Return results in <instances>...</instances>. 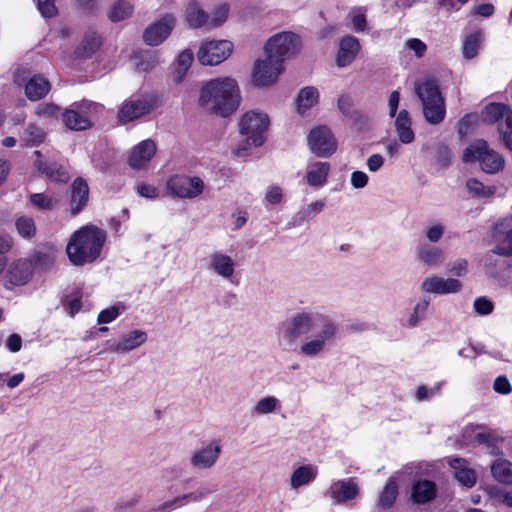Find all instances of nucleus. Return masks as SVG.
<instances>
[{
    "label": "nucleus",
    "instance_id": "nucleus-1",
    "mask_svg": "<svg viewBox=\"0 0 512 512\" xmlns=\"http://www.w3.org/2000/svg\"><path fill=\"white\" fill-rule=\"evenodd\" d=\"M337 333L338 326L329 315L317 311H301L279 325L277 337L281 345L292 347L300 337L306 336L299 347V353L314 358L328 350Z\"/></svg>",
    "mask_w": 512,
    "mask_h": 512
},
{
    "label": "nucleus",
    "instance_id": "nucleus-50",
    "mask_svg": "<svg viewBox=\"0 0 512 512\" xmlns=\"http://www.w3.org/2000/svg\"><path fill=\"white\" fill-rule=\"evenodd\" d=\"M480 41L481 35L479 33L471 34L465 39L462 51L466 59H472L477 55Z\"/></svg>",
    "mask_w": 512,
    "mask_h": 512
},
{
    "label": "nucleus",
    "instance_id": "nucleus-28",
    "mask_svg": "<svg viewBox=\"0 0 512 512\" xmlns=\"http://www.w3.org/2000/svg\"><path fill=\"white\" fill-rule=\"evenodd\" d=\"M454 470V477L459 483L467 488H471L476 483V473L468 467L467 461L462 458H453L449 461Z\"/></svg>",
    "mask_w": 512,
    "mask_h": 512
},
{
    "label": "nucleus",
    "instance_id": "nucleus-5",
    "mask_svg": "<svg viewBox=\"0 0 512 512\" xmlns=\"http://www.w3.org/2000/svg\"><path fill=\"white\" fill-rule=\"evenodd\" d=\"M414 92L422 103L425 120L433 125L441 123L446 109L437 81L433 78L420 79L415 83Z\"/></svg>",
    "mask_w": 512,
    "mask_h": 512
},
{
    "label": "nucleus",
    "instance_id": "nucleus-59",
    "mask_svg": "<svg viewBox=\"0 0 512 512\" xmlns=\"http://www.w3.org/2000/svg\"><path fill=\"white\" fill-rule=\"evenodd\" d=\"M353 107V101L350 96L348 95H341L338 99V108L341 111L342 114L354 117V112L352 111Z\"/></svg>",
    "mask_w": 512,
    "mask_h": 512
},
{
    "label": "nucleus",
    "instance_id": "nucleus-20",
    "mask_svg": "<svg viewBox=\"0 0 512 512\" xmlns=\"http://www.w3.org/2000/svg\"><path fill=\"white\" fill-rule=\"evenodd\" d=\"M155 152V143L150 139H146L131 149L128 163L133 169L144 168L150 162Z\"/></svg>",
    "mask_w": 512,
    "mask_h": 512
},
{
    "label": "nucleus",
    "instance_id": "nucleus-19",
    "mask_svg": "<svg viewBox=\"0 0 512 512\" xmlns=\"http://www.w3.org/2000/svg\"><path fill=\"white\" fill-rule=\"evenodd\" d=\"M147 341V333L143 330H133L123 335L118 340L107 343L108 350L114 353H126L132 351Z\"/></svg>",
    "mask_w": 512,
    "mask_h": 512
},
{
    "label": "nucleus",
    "instance_id": "nucleus-30",
    "mask_svg": "<svg viewBox=\"0 0 512 512\" xmlns=\"http://www.w3.org/2000/svg\"><path fill=\"white\" fill-rule=\"evenodd\" d=\"M412 121L407 110H401L395 120V130L401 143L410 144L414 141L415 135L412 130Z\"/></svg>",
    "mask_w": 512,
    "mask_h": 512
},
{
    "label": "nucleus",
    "instance_id": "nucleus-41",
    "mask_svg": "<svg viewBox=\"0 0 512 512\" xmlns=\"http://www.w3.org/2000/svg\"><path fill=\"white\" fill-rule=\"evenodd\" d=\"M430 306V298L422 297L413 307V310L407 320V326L410 328L416 327L421 321L426 318Z\"/></svg>",
    "mask_w": 512,
    "mask_h": 512
},
{
    "label": "nucleus",
    "instance_id": "nucleus-26",
    "mask_svg": "<svg viewBox=\"0 0 512 512\" xmlns=\"http://www.w3.org/2000/svg\"><path fill=\"white\" fill-rule=\"evenodd\" d=\"M358 492L357 485L350 480H338L329 489V495L335 504L354 499Z\"/></svg>",
    "mask_w": 512,
    "mask_h": 512
},
{
    "label": "nucleus",
    "instance_id": "nucleus-4",
    "mask_svg": "<svg viewBox=\"0 0 512 512\" xmlns=\"http://www.w3.org/2000/svg\"><path fill=\"white\" fill-rule=\"evenodd\" d=\"M268 126L269 118L264 112L250 110L244 113L239 121V132L242 140L237 145L234 153L238 157H245L252 147L261 146L265 141L264 133Z\"/></svg>",
    "mask_w": 512,
    "mask_h": 512
},
{
    "label": "nucleus",
    "instance_id": "nucleus-6",
    "mask_svg": "<svg viewBox=\"0 0 512 512\" xmlns=\"http://www.w3.org/2000/svg\"><path fill=\"white\" fill-rule=\"evenodd\" d=\"M462 159L466 163L478 161L481 169L490 174L501 171L505 166L504 157L490 149L484 140H477L468 146L463 153Z\"/></svg>",
    "mask_w": 512,
    "mask_h": 512
},
{
    "label": "nucleus",
    "instance_id": "nucleus-22",
    "mask_svg": "<svg viewBox=\"0 0 512 512\" xmlns=\"http://www.w3.org/2000/svg\"><path fill=\"white\" fill-rule=\"evenodd\" d=\"M209 268L216 275L231 279L235 274L236 263L234 259L220 251L213 252L209 255Z\"/></svg>",
    "mask_w": 512,
    "mask_h": 512
},
{
    "label": "nucleus",
    "instance_id": "nucleus-2",
    "mask_svg": "<svg viewBox=\"0 0 512 512\" xmlns=\"http://www.w3.org/2000/svg\"><path fill=\"white\" fill-rule=\"evenodd\" d=\"M241 94L236 79L224 76L202 84L198 104L208 114L228 117L240 106Z\"/></svg>",
    "mask_w": 512,
    "mask_h": 512
},
{
    "label": "nucleus",
    "instance_id": "nucleus-34",
    "mask_svg": "<svg viewBox=\"0 0 512 512\" xmlns=\"http://www.w3.org/2000/svg\"><path fill=\"white\" fill-rule=\"evenodd\" d=\"M492 477L499 483L512 485V462L496 459L490 466Z\"/></svg>",
    "mask_w": 512,
    "mask_h": 512
},
{
    "label": "nucleus",
    "instance_id": "nucleus-8",
    "mask_svg": "<svg viewBox=\"0 0 512 512\" xmlns=\"http://www.w3.org/2000/svg\"><path fill=\"white\" fill-rule=\"evenodd\" d=\"M155 99L151 95H139L128 98L118 110V121L126 124L149 114L155 108Z\"/></svg>",
    "mask_w": 512,
    "mask_h": 512
},
{
    "label": "nucleus",
    "instance_id": "nucleus-57",
    "mask_svg": "<svg viewBox=\"0 0 512 512\" xmlns=\"http://www.w3.org/2000/svg\"><path fill=\"white\" fill-rule=\"evenodd\" d=\"M484 491L491 499L503 504H505V496L509 492L497 485H488L484 488Z\"/></svg>",
    "mask_w": 512,
    "mask_h": 512
},
{
    "label": "nucleus",
    "instance_id": "nucleus-42",
    "mask_svg": "<svg viewBox=\"0 0 512 512\" xmlns=\"http://www.w3.org/2000/svg\"><path fill=\"white\" fill-rule=\"evenodd\" d=\"M280 408V401L275 396H266L259 399L252 407L253 416H262L275 412Z\"/></svg>",
    "mask_w": 512,
    "mask_h": 512
},
{
    "label": "nucleus",
    "instance_id": "nucleus-24",
    "mask_svg": "<svg viewBox=\"0 0 512 512\" xmlns=\"http://www.w3.org/2000/svg\"><path fill=\"white\" fill-rule=\"evenodd\" d=\"M33 166L52 182L66 183L70 179L68 169L63 164L35 160Z\"/></svg>",
    "mask_w": 512,
    "mask_h": 512
},
{
    "label": "nucleus",
    "instance_id": "nucleus-58",
    "mask_svg": "<svg viewBox=\"0 0 512 512\" xmlns=\"http://www.w3.org/2000/svg\"><path fill=\"white\" fill-rule=\"evenodd\" d=\"M493 389L495 392L503 395H507L512 392V386L506 376H498L494 380Z\"/></svg>",
    "mask_w": 512,
    "mask_h": 512
},
{
    "label": "nucleus",
    "instance_id": "nucleus-36",
    "mask_svg": "<svg viewBox=\"0 0 512 512\" xmlns=\"http://www.w3.org/2000/svg\"><path fill=\"white\" fill-rule=\"evenodd\" d=\"M133 12V4L127 0H117L112 4L107 17L111 22H120L130 18Z\"/></svg>",
    "mask_w": 512,
    "mask_h": 512
},
{
    "label": "nucleus",
    "instance_id": "nucleus-54",
    "mask_svg": "<svg viewBox=\"0 0 512 512\" xmlns=\"http://www.w3.org/2000/svg\"><path fill=\"white\" fill-rule=\"evenodd\" d=\"M60 108L51 103L41 104L36 109V114L42 118H56Z\"/></svg>",
    "mask_w": 512,
    "mask_h": 512
},
{
    "label": "nucleus",
    "instance_id": "nucleus-63",
    "mask_svg": "<svg viewBox=\"0 0 512 512\" xmlns=\"http://www.w3.org/2000/svg\"><path fill=\"white\" fill-rule=\"evenodd\" d=\"M137 192L140 196L148 198V199H155L158 197L159 193L156 187L146 184V183H140L137 185Z\"/></svg>",
    "mask_w": 512,
    "mask_h": 512
},
{
    "label": "nucleus",
    "instance_id": "nucleus-43",
    "mask_svg": "<svg viewBox=\"0 0 512 512\" xmlns=\"http://www.w3.org/2000/svg\"><path fill=\"white\" fill-rule=\"evenodd\" d=\"M101 45V38L95 32L87 33L81 45L77 49V53L81 57H89L91 56Z\"/></svg>",
    "mask_w": 512,
    "mask_h": 512
},
{
    "label": "nucleus",
    "instance_id": "nucleus-9",
    "mask_svg": "<svg viewBox=\"0 0 512 512\" xmlns=\"http://www.w3.org/2000/svg\"><path fill=\"white\" fill-rule=\"evenodd\" d=\"M233 51V44L228 40H204L197 58L202 65H218L225 61Z\"/></svg>",
    "mask_w": 512,
    "mask_h": 512
},
{
    "label": "nucleus",
    "instance_id": "nucleus-29",
    "mask_svg": "<svg viewBox=\"0 0 512 512\" xmlns=\"http://www.w3.org/2000/svg\"><path fill=\"white\" fill-rule=\"evenodd\" d=\"M418 260L430 267H438L444 261L443 251L429 244H421L417 247Z\"/></svg>",
    "mask_w": 512,
    "mask_h": 512
},
{
    "label": "nucleus",
    "instance_id": "nucleus-55",
    "mask_svg": "<svg viewBox=\"0 0 512 512\" xmlns=\"http://www.w3.org/2000/svg\"><path fill=\"white\" fill-rule=\"evenodd\" d=\"M444 231H445L444 225H442L440 223H436V224H433V225L427 227L425 234H426L427 239L431 243H437L442 238Z\"/></svg>",
    "mask_w": 512,
    "mask_h": 512
},
{
    "label": "nucleus",
    "instance_id": "nucleus-47",
    "mask_svg": "<svg viewBox=\"0 0 512 512\" xmlns=\"http://www.w3.org/2000/svg\"><path fill=\"white\" fill-rule=\"evenodd\" d=\"M497 130L500 142L512 151V114H509L507 119L499 122Z\"/></svg>",
    "mask_w": 512,
    "mask_h": 512
},
{
    "label": "nucleus",
    "instance_id": "nucleus-21",
    "mask_svg": "<svg viewBox=\"0 0 512 512\" xmlns=\"http://www.w3.org/2000/svg\"><path fill=\"white\" fill-rule=\"evenodd\" d=\"M212 493V490H210L207 486L201 485L197 489L180 494L173 499L165 502L160 507L161 510H171L174 508H181L183 506L192 504V503H199L205 500L210 494Z\"/></svg>",
    "mask_w": 512,
    "mask_h": 512
},
{
    "label": "nucleus",
    "instance_id": "nucleus-48",
    "mask_svg": "<svg viewBox=\"0 0 512 512\" xmlns=\"http://www.w3.org/2000/svg\"><path fill=\"white\" fill-rule=\"evenodd\" d=\"M229 7L226 4H221L216 7L210 15H208L207 28H216L221 26L228 18Z\"/></svg>",
    "mask_w": 512,
    "mask_h": 512
},
{
    "label": "nucleus",
    "instance_id": "nucleus-32",
    "mask_svg": "<svg viewBox=\"0 0 512 512\" xmlns=\"http://www.w3.org/2000/svg\"><path fill=\"white\" fill-rule=\"evenodd\" d=\"M436 496V485L429 480L416 481L412 487L411 498L417 504H424Z\"/></svg>",
    "mask_w": 512,
    "mask_h": 512
},
{
    "label": "nucleus",
    "instance_id": "nucleus-60",
    "mask_svg": "<svg viewBox=\"0 0 512 512\" xmlns=\"http://www.w3.org/2000/svg\"><path fill=\"white\" fill-rule=\"evenodd\" d=\"M406 47L412 51H414L415 55L420 58L422 57L427 49L426 44L417 38H411L406 41Z\"/></svg>",
    "mask_w": 512,
    "mask_h": 512
},
{
    "label": "nucleus",
    "instance_id": "nucleus-18",
    "mask_svg": "<svg viewBox=\"0 0 512 512\" xmlns=\"http://www.w3.org/2000/svg\"><path fill=\"white\" fill-rule=\"evenodd\" d=\"M330 170L331 166L328 162H310L306 166L303 180L308 186L319 189L327 184Z\"/></svg>",
    "mask_w": 512,
    "mask_h": 512
},
{
    "label": "nucleus",
    "instance_id": "nucleus-38",
    "mask_svg": "<svg viewBox=\"0 0 512 512\" xmlns=\"http://www.w3.org/2000/svg\"><path fill=\"white\" fill-rule=\"evenodd\" d=\"M186 21L192 28L206 27L208 24V14H206L196 2H191L186 8Z\"/></svg>",
    "mask_w": 512,
    "mask_h": 512
},
{
    "label": "nucleus",
    "instance_id": "nucleus-15",
    "mask_svg": "<svg viewBox=\"0 0 512 512\" xmlns=\"http://www.w3.org/2000/svg\"><path fill=\"white\" fill-rule=\"evenodd\" d=\"M462 283L456 278H444L439 275H430L423 279L420 284L422 293L428 294H455L462 290Z\"/></svg>",
    "mask_w": 512,
    "mask_h": 512
},
{
    "label": "nucleus",
    "instance_id": "nucleus-25",
    "mask_svg": "<svg viewBox=\"0 0 512 512\" xmlns=\"http://www.w3.org/2000/svg\"><path fill=\"white\" fill-rule=\"evenodd\" d=\"M32 276V263L19 259L14 261L6 273L7 282L11 285H24Z\"/></svg>",
    "mask_w": 512,
    "mask_h": 512
},
{
    "label": "nucleus",
    "instance_id": "nucleus-44",
    "mask_svg": "<svg viewBox=\"0 0 512 512\" xmlns=\"http://www.w3.org/2000/svg\"><path fill=\"white\" fill-rule=\"evenodd\" d=\"M325 205V200H317L308 204L306 207L302 208L296 213L295 221L297 224H302L303 222L308 221L317 214L321 213L324 210Z\"/></svg>",
    "mask_w": 512,
    "mask_h": 512
},
{
    "label": "nucleus",
    "instance_id": "nucleus-37",
    "mask_svg": "<svg viewBox=\"0 0 512 512\" xmlns=\"http://www.w3.org/2000/svg\"><path fill=\"white\" fill-rule=\"evenodd\" d=\"M512 114V110L504 104L491 103L485 107L483 112L484 121L487 123H497L507 119Z\"/></svg>",
    "mask_w": 512,
    "mask_h": 512
},
{
    "label": "nucleus",
    "instance_id": "nucleus-51",
    "mask_svg": "<svg viewBox=\"0 0 512 512\" xmlns=\"http://www.w3.org/2000/svg\"><path fill=\"white\" fill-rule=\"evenodd\" d=\"M18 233L24 238H31L35 235L36 227L31 217L22 216L16 221Z\"/></svg>",
    "mask_w": 512,
    "mask_h": 512
},
{
    "label": "nucleus",
    "instance_id": "nucleus-40",
    "mask_svg": "<svg viewBox=\"0 0 512 512\" xmlns=\"http://www.w3.org/2000/svg\"><path fill=\"white\" fill-rule=\"evenodd\" d=\"M31 205L41 211H51L59 203V198L48 193H33L29 196Z\"/></svg>",
    "mask_w": 512,
    "mask_h": 512
},
{
    "label": "nucleus",
    "instance_id": "nucleus-17",
    "mask_svg": "<svg viewBox=\"0 0 512 512\" xmlns=\"http://www.w3.org/2000/svg\"><path fill=\"white\" fill-rule=\"evenodd\" d=\"M91 106V104H75L72 108L66 109L62 113L64 125L73 131L89 129L92 126V122L87 115V110Z\"/></svg>",
    "mask_w": 512,
    "mask_h": 512
},
{
    "label": "nucleus",
    "instance_id": "nucleus-23",
    "mask_svg": "<svg viewBox=\"0 0 512 512\" xmlns=\"http://www.w3.org/2000/svg\"><path fill=\"white\" fill-rule=\"evenodd\" d=\"M360 48V43L354 36L347 35L343 37L339 42L336 56L337 66L341 68L349 66L355 60Z\"/></svg>",
    "mask_w": 512,
    "mask_h": 512
},
{
    "label": "nucleus",
    "instance_id": "nucleus-62",
    "mask_svg": "<svg viewBox=\"0 0 512 512\" xmlns=\"http://www.w3.org/2000/svg\"><path fill=\"white\" fill-rule=\"evenodd\" d=\"M495 8L491 3H484L480 5H475L471 11L472 15L480 16V17H490L494 14Z\"/></svg>",
    "mask_w": 512,
    "mask_h": 512
},
{
    "label": "nucleus",
    "instance_id": "nucleus-49",
    "mask_svg": "<svg viewBox=\"0 0 512 512\" xmlns=\"http://www.w3.org/2000/svg\"><path fill=\"white\" fill-rule=\"evenodd\" d=\"M398 494L395 481L389 480L379 498V505L383 508H389L393 505Z\"/></svg>",
    "mask_w": 512,
    "mask_h": 512
},
{
    "label": "nucleus",
    "instance_id": "nucleus-56",
    "mask_svg": "<svg viewBox=\"0 0 512 512\" xmlns=\"http://www.w3.org/2000/svg\"><path fill=\"white\" fill-rule=\"evenodd\" d=\"M82 293L77 290L67 297V306L69 309L70 316H74L78 313L82 307L81 305Z\"/></svg>",
    "mask_w": 512,
    "mask_h": 512
},
{
    "label": "nucleus",
    "instance_id": "nucleus-10",
    "mask_svg": "<svg viewBox=\"0 0 512 512\" xmlns=\"http://www.w3.org/2000/svg\"><path fill=\"white\" fill-rule=\"evenodd\" d=\"M166 188L174 197L192 199L203 193L205 184L200 177L175 175L167 181Z\"/></svg>",
    "mask_w": 512,
    "mask_h": 512
},
{
    "label": "nucleus",
    "instance_id": "nucleus-31",
    "mask_svg": "<svg viewBox=\"0 0 512 512\" xmlns=\"http://www.w3.org/2000/svg\"><path fill=\"white\" fill-rule=\"evenodd\" d=\"M318 474V468L311 464L296 468L291 474L290 487L298 489L301 486L308 485L315 480Z\"/></svg>",
    "mask_w": 512,
    "mask_h": 512
},
{
    "label": "nucleus",
    "instance_id": "nucleus-39",
    "mask_svg": "<svg viewBox=\"0 0 512 512\" xmlns=\"http://www.w3.org/2000/svg\"><path fill=\"white\" fill-rule=\"evenodd\" d=\"M319 92L315 87L308 86L300 90L297 97L298 112L303 114L318 103Z\"/></svg>",
    "mask_w": 512,
    "mask_h": 512
},
{
    "label": "nucleus",
    "instance_id": "nucleus-16",
    "mask_svg": "<svg viewBox=\"0 0 512 512\" xmlns=\"http://www.w3.org/2000/svg\"><path fill=\"white\" fill-rule=\"evenodd\" d=\"M174 26L175 17L172 14H166L144 30L143 40L147 45L157 46L170 35Z\"/></svg>",
    "mask_w": 512,
    "mask_h": 512
},
{
    "label": "nucleus",
    "instance_id": "nucleus-13",
    "mask_svg": "<svg viewBox=\"0 0 512 512\" xmlns=\"http://www.w3.org/2000/svg\"><path fill=\"white\" fill-rule=\"evenodd\" d=\"M510 219H504L498 222L493 229V238L497 242L496 246L487 254L485 266H489V259L493 255L504 257L512 256V226Z\"/></svg>",
    "mask_w": 512,
    "mask_h": 512
},
{
    "label": "nucleus",
    "instance_id": "nucleus-3",
    "mask_svg": "<svg viewBox=\"0 0 512 512\" xmlns=\"http://www.w3.org/2000/svg\"><path fill=\"white\" fill-rule=\"evenodd\" d=\"M106 240V233L95 226H85L75 231L67 246L66 253L75 266L94 262L100 255Z\"/></svg>",
    "mask_w": 512,
    "mask_h": 512
},
{
    "label": "nucleus",
    "instance_id": "nucleus-35",
    "mask_svg": "<svg viewBox=\"0 0 512 512\" xmlns=\"http://www.w3.org/2000/svg\"><path fill=\"white\" fill-rule=\"evenodd\" d=\"M193 58L194 55L190 49H185L178 55L173 72V81L175 83L179 84L183 81L192 64Z\"/></svg>",
    "mask_w": 512,
    "mask_h": 512
},
{
    "label": "nucleus",
    "instance_id": "nucleus-64",
    "mask_svg": "<svg viewBox=\"0 0 512 512\" xmlns=\"http://www.w3.org/2000/svg\"><path fill=\"white\" fill-rule=\"evenodd\" d=\"M468 263L464 259H458L449 264L448 271L457 277H461L467 272Z\"/></svg>",
    "mask_w": 512,
    "mask_h": 512
},
{
    "label": "nucleus",
    "instance_id": "nucleus-14",
    "mask_svg": "<svg viewBox=\"0 0 512 512\" xmlns=\"http://www.w3.org/2000/svg\"><path fill=\"white\" fill-rule=\"evenodd\" d=\"M310 150L318 157H328L336 151V141L331 131L320 126L312 129L308 135Z\"/></svg>",
    "mask_w": 512,
    "mask_h": 512
},
{
    "label": "nucleus",
    "instance_id": "nucleus-27",
    "mask_svg": "<svg viewBox=\"0 0 512 512\" xmlns=\"http://www.w3.org/2000/svg\"><path fill=\"white\" fill-rule=\"evenodd\" d=\"M89 197V188L87 182L83 178H77L71 185V213L78 214L87 204Z\"/></svg>",
    "mask_w": 512,
    "mask_h": 512
},
{
    "label": "nucleus",
    "instance_id": "nucleus-61",
    "mask_svg": "<svg viewBox=\"0 0 512 512\" xmlns=\"http://www.w3.org/2000/svg\"><path fill=\"white\" fill-rule=\"evenodd\" d=\"M38 9L44 17H52L57 12L55 0H38Z\"/></svg>",
    "mask_w": 512,
    "mask_h": 512
},
{
    "label": "nucleus",
    "instance_id": "nucleus-52",
    "mask_svg": "<svg viewBox=\"0 0 512 512\" xmlns=\"http://www.w3.org/2000/svg\"><path fill=\"white\" fill-rule=\"evenodd\" d=\"M474 310L479 315H489L493 312L494 305L486 297H478L473 303Z\"/></svg>",
    "mask_w": 512,
    "mask_h": 512
},
{
    "label": "nucleus",
    "instance_id": "nucleus-46",
    "mask_svg": "<svg viewBox=\"0 0 512 512\" xmlns=\"http://www.w3.org/2000/svg\"><path fill=\"white\" fill-rule=\"evenodd\" d=\"M44 131L34 124H29L25 129L22 140L26 146H36L44 141Z\"/></svg>",
    "mask_w": 512,
    "mask_h": 512
},
{
    "label": "nucleus",
    "instance_id": "nucleus-11",
    "mask_svg": "<svg viewBox=\"0 0 512 512\" xmlns=\"http://www.w3.org/2000/svg\"><path fill=\"white\" fill-rule=\"evenodd\" d=\"M221 453V441L214 439L208 444L192 451L189 456V465L197 471L210 470L219 461Z\"/></svg>",
    "mask_w": 512,
    "mask_h": 512
},
{
    "label": "nucleus",
    "instance_id": "nucleus-33",
    "mask_svg": "<svg viewBox=\"0 0 512 512\" xmlns=\"http://www.w3.org/2000/svg\"><path fill=\"white\" fill-rule=\"evenodd\" d=\"M49 90V81L41 76L32 77L25 85V94L31 101L42 99Z\"/></svg>",
    "mask_w": 512,
    "mask_h": 512
},
{
    "label": "nucleus",
    "instance_id": "nucleus-12",
    "mask_svg": "<svg viewBox=\"0 0 512 512\" xmlns=\"http://www.w3.org/2000/svg\"><path fill=\"white\" fill-rule=\"evenodd\" d=\"M282 71V64L267 56V59L257 60L255 62L252 72V82L258 87L270 86L277 81Z\"/></svg>",
    "mask_w": 512,
    "mask_h": 512
},
{
    "label": "nucleus",
    "instance_id": "nucleus-45",
    "mask_svg": "<svg viewBox=\"0 0 512 512\" xmlns=\"http://www.w3.org/2000/svg\"><path fill=\"white\" fill-rule=\"evenodd\" d=\"M466 187L472 195L480 198H488L492 196L496 191L494 186L484 185L482 182L475 178L469 179L466 182Z\"/></svg>",
    "mask_w": 512,
    "mask_h": 512
},
{
    "label": "nucleus",
    "instance_id": "nucleus-7",
    "mask_svg": "<svg viewBox=\"0 0 512 512\" xmlns=\"http://www.w3.org/2000/svg\"><path fill=\"white\" fill-rule=\"evenodd\" d=\"M300 48L299 37L292 32H281L270 37L265 44V52L271 59L282 64L294 56Z\"/></svg>",
    "mask_w": 512,
    "mask_h": 512
},
{
    "label": "nucleus",
    "instance_id": "nucleus-53",
    "mask_svg": "<svg viewBox=\"0 0 512 512\" xmlns=\"http://www.w3.org/2000/svg\"><path fill=\"white\" fill-rule=\"evenodd\" d=\"M120 313V308L117 306L104 309L99 313L97 322L98 324H108L114 321L120 315Z\"/></svg>",
    "mask_w": 512,
    "mask_h": 512
}]
</instances>
